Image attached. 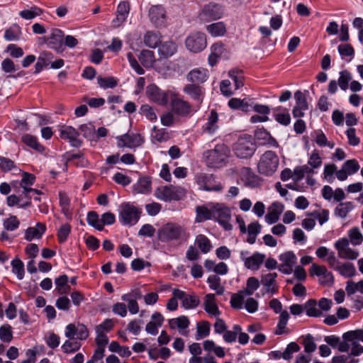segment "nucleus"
<instances>
[{
  "label": "nucleus",
  "instance_id": "obj_1",
  "mask_svg": "<svg viewBox=\"0 0 363 363\" xmlns=\"http://www.w3.org/2000/svg\"><path fill=\"white\" fill-rule=\"evenodd\" d=\"M158 239L162 242L185 243L190 238L188 228L176 223H167L163 225L157 232Z\"/></svg>",
  "mask_w": 363,
  "mask_h": 363
},
{
  "label": "nucleus",
  "instance_id": "obj_2",
  "mask_svg": "<svg viewBox=\"0 0 363 363\" xmlns=\"http://www.w3.org/2000/svg\"><path fill=\"white\" fill-rule=\"evenodd\" d=\"M230 155V148L224 143L218 144L213 149L203 152L206 164L212 168H220L225 166Z\"/></svg>",
  "mask_w": 363,
  "mask_h": 363
},
{
  "label": "nucleus",
  "instance_id": "obj_3",
  "mask_svg": "<svg viewBox=\"0 0 363 363\" xmlns=\"http://www.w3.org/2000/svg\"><path fill=\"white\" fill-rule=\"evenodd\" d=\"M232 149L235 157L247 160L254 155L257 150V145L251 135L245 134L238 139L233 145Z\"/></svg>",
  "mask_w": 363,
  "mask_h": 363
},
{
  "label": "nucleus",
  "instance_id": "obj_4",
  "mask_svg": "<svg viewBox=\"0 0 363 363\" xmlns=\"http://www.w3.org/2000/svg\"><path fill=\"white\" fill-rule=\"evenodd\" d=\"M279 164V159L277 155L272 150H267L259 157L257 171L262 175L271 177L277 172Z\"/></svg>",
  "mask_w": 363,
  "mask_h": 363
},
{
  "label": "nucleus",
  "instance_id": "obj_5",
  "mask_svg": "<svg viewBox=\"0 0 363 363\" xmlns=\"http://www.w3.org/2000/svg\"><path fill=\"white\" fill-rule=\"evenodd\" d=\"M259 287V281L257 278L255 277L248 278L245 289L231 296L230 305L232 308L237 310L242 309L243 308L245 298L252 295Z\"/></svg>",
  "mask_w": 363,
  "mask_h": 363
},
{
  "label": "nucleus",
  "instance_id": "obj_6",
  "mask_svg": "<svg viewBox=\"0 0 363 363\" xmlns=\"http://www.w3.org/2000/svg\"><path fill=\"white\" fill-rule=\"evenodd\" d=\"M186 194L184 188L178 186H162L155 190V196L162 201L169 202L172 201H179Z\"/></svg>",
  "mask_w": 363,
  "mask_h": 363
},
{
  "label": "nucleus",
  "instance_id": "obj_7",
  "mask_svg": "<svg viewBox=\"0 0 363 363\" xmlns=\"http://www.w3.org/2000/svg\"><path fill=\"white\" fill-rule=\"evenodd\" d=\"M141 211L130 203L121 205L118 219L124 225H133L139 220Z\"/></svg>",
  "mask_w": 363,
  "mask_h": 363
},
{
  "label": "nucleus",
  "instance_id": "obj_8",
  "mask_svg": "<svg viewBox=\"0 0 363 363\" xmlns=\"http://www.w3.org/2000/svg\"><path fill=\"white\" fill-rule=\"evenodd\" d=\"M146 94L150 101L160 106H166L174 95V91H164L155 84H150L147 86Z\"/></svg>",
  "mask_w": 363,
  "mask_h": 363
},
{
  "label": "nucleus",
  "instance_id": "obj_9",
  "mask_svg": "<svg viewBox=\"0 0 363 363\" xmlns=\"http://www.w3.org/2000/svg\"><path fill=\"white\" fill-rule=\"evenodd\" d=\"M195 180L201 190L220 192L223 189L221 182L217 181L213 174L200 173L196 175Z\"/></svg>",
  "mask_w": 363,
  "mask_h": 363
},
{
  "label": "nucleus",
  "instance_id": "obj_10",
  "mask_svg": "<svg viewBox=\"0 0 363 363\" xmlns=\"http://www.w3.org/2000/svg\"><path fill=\"white\" fill-rule=\"evenodd\" d=\"M185 45L189 52L199 53L207 46L206 35L199 31L191 33L185 40Z\"/></svg>",
  "mask_w": 363,
  "mask_h": 363
},
{
  "label": "nucleus",
  "instance_id": "obj_11",
  "mask_svg": "<svg viewBox=\"0 0 363 363\" xmlns=\"http://www.w3.org/2000/svg\"><path fill=\"white\" fill-rule=\"evenodd\" d=\"M240 258L245 268L252 271H257L264 263L266 256L259 252H255L249 255L248 251L242 250L240 253Z\"/></svg>",
  "mask_w": 363,
  "mask_h": 363
},
{
  "label": "nucleus",
  "instance_id": "obj_12",
  "mask_svg": "<svg viewBox=\"0 0 363 363\" xmlns=\"http://www.w3.org/2000/svg\"><path fill=\"white\" fill-rule=\"evenodd\" d=\"M334 247L337 251L338 257L341 259L354 260L359 256L358 250L352 249L350 246L348 238H342L338 239L334 243Z\"/></svg>",
  "mask_w": 363,
  "mask_h": 363
},
{
  "label": "nucleus",
  "instance_id": "obj_13",
  "mask_svg": "<svg viewBox=\"0 0 363 363\" xmlns=\"http://www.w3.org/2000/svg\"><path fill=\"white\" fill-rule=\"evenodd\" d=\"M224 14L222 6L211 3L203 6L199 13V18L203 21H212L220 19Z\"/></svg>",
  "mask_w": 363,
  "mask_h": 363
},
{
  "label": "nucleus",
  "instance_id": "obj_14",
  "mask_svg": "<svg viewBox=\"0 0 363 363\" xmlns=\"http://www.w3.org/2000/svg\"><path fill=\"white\" fill-rule=\"evenodd\" d=\"M213 218H215L225 230H232L233 226L230 223L231 218L230 210L223 204L216 203L214 205Z\"/></svg>",
  "mask_w": 363,
  "mask_h": 363
},
{
  "label": "nucleus",
  "instance_id": "obj_15",
  "mask_svg": "<svg viewBox=\"0 0 363 363\" xmlns=\"http://www.w3.org/2000/svg\"><path fill=\"white\" fill-rule=\"evenodd\" d=\"M171 106L172 112L179 116H187L192 113V108L191 104L178 96V94L174 92L171 100Z\"/></svg>",
  "mask_w": 363,
  "mask_h": 363
},
{
  "label": "nucleus",
  "instance_id": "obj_16",
  "mask_svg": "<svg viewBox=\"0 0 363 363\" xmlns=\"http://www.w3.org/2000/svg\"><path fill=\"white\" fill-rule=\"evenodd\" d=\"M281 264L278 267L279 272L285 274H290L297 262V257L292 251H288L279 256Z\"/></svg>",
  "mask_w": 363,
  "mask_h": 363
},
{
  "label": "nucleus",
  "instance_id": "obj_17",
  "mask_svg": "<svg viewBox=\"0 0 363 363\" xmlns=\"http://www.w3.org/2000/svg\"><path fill=\"white\" fill-rule=\"evenodd\" d=\"M89 333L86 325L84 324L74 323L68 324L65 328V335L69 339L76 337L79 340H84L89 337Z\"/></svg>",
  "mask_w": 363,
  "mask_h": 363
},
{
  "label": "nucleus",
  "instance_id": "obj_18",
  "mask_svg": "<svg viewBox=\"0 0 363 363\" xmlns=\"http://www.w3.org/2000/svg\"><path fill=\"white\" fill-rule=\"evenodd\" d=\"M311 276H316L319 278V282L322 285L332 284L333 282V274L329 272L324 265L313 264L309 269Z\"/></svg>",
  "mask_w": 363,
  "mask_h": 363
},
{
  "label": "nucleus",
  "instance_id": "obj_19",
  "mask_svg": "<svg viewBox=\"0 0 363 363\" xmlns=\"http://www.w3.org/2000/svg\"><path fill=\"white\" fill-rule=\"evenodd\" d=\"M118 146L119 147H128L130 149L140 146L143 139L140 134H123L117 137Z\"/></svg>",
  "mask_w": 363,
  "mask_h": 363
},
{
  "label": "nucleus",
  "instance_id": "obj_20",
  "mask_svg": "<svg viewBox=\"0 0 363 363\" xmlns=\"http://www.w3.org/2000/svg\"><path fill=\"white\" fill-rule=\"evenodd\" d=\"M342 338L343 341H340L337 347L340 352H347L353 339H359L363 342V330L345 333L342 335Z\"/></svg>",
  "mask_w": 363,
  "mask_h": 363
},
{
  "label": "nucleus",
  "instance_id": "obj_21",
  "mask_svg": "<svg viewBox=\"0 0 363 363\" xmlns=\"http://www.w3.org/2000/svg\"><path fill=\"white\" fill-rule=\"evenodd\" d=\"M149 17L157 27L164 26L167 18L166 11L162 5L152 6L149 9Z\"/></svg>",
  "mask_w": 363,
  "mask_h": 363
},
{
  "label": "nucleus",
  "instance_id": "obj_22",
  "mask_svg": "<svg viewBox=\"0 0 363 363\" xmlns=\"http://www.w3.org/2000/svg\"><path fill=\"white\" fill-rule=\"evenodd\" d=\"M63 37L62 30L53 28L51 30L50 35L45 38V40L50 48L60 51L62 50Z\"/></svg>",
  "mask_w": 363,
  "mask_h": 363
},
{
  "label": "nucleus",
  "instance_id": "obj_23",
  "mask_svg": "<svg viewBox=\"0 0 363 363\" xmlns=\"http://www.w3.org/2000/svg\"><path fill=\"white\" fill-rule=\"evenodd\" d=\"M240 179L247 187L254 189L261 184V179L250 167H243L240 172Z\"/></svg>",
  "mask_w": 363,
  "mask_h": 363
},
{
  "label": "nucleus",
  "instance_id": "obj_24",
  "mask_svg": "<svg viewBox=\"0 0 363 363\" xmlns=\"http://www.w3.org/2000/svg\"><path fill=\"white\" fill-rule=\"evenodd\" d=\"M190 321L185 315H181L178 318H171L169 320V325L170 328H178L181 335L187 336L189 332L186 329L189 328Z\"/></svg>",
  "mask_w": 363,
  "mask_h": 363
},
{
  "label": "nucleus",
  "instance_id": "obj_25",
  "mask_svg": "<svg viewBox=\"0 0 363 363\" xmlns=\"http://www.w3.org/2000/svg\"><path fill=\"white\" fill-rule=\"evenodd\" d=\"M284 208V207L282 203L279 202H273L269 207L268 213L265 216L266 222L268 224H273L278 221Z\"/></svg>",
  "mask_w": 363,
  "mask_h": 363
},
{
  "label": "nucleus",
  "instance_id": "obj_26",
  "mask_svg": "<svg viewBox=\"0 0 363 363\" xmlns=\"http://www.w3.org/2000/svg\"><path fill=\"white\" fill-rule=\"evenodd\" d=\"M35 180V177L33 174L27 172H24L23 174L20 185L23 189V194L24 196H28V194L31 193L38 195L41 194V192L39 190L29 187L34 184Z\"/></svg>",
  "mask_w": 363,
  "mask_h": 363
},
{
  "label": "nucleus",
  "instance_id": "obj_27",
  "mask_svg": "<svg viewBox=\"0 0 363 363\" xmlns=\"http://www.w3.org/2000/svg\"><path fill=\"white\" fill-rule=\"evenodd\" d=\"M177 51V45L172 40L164 41L158 46V54L162 58H169Z\"/></svg>",
  "mask_w": 363,
  "mask_h": 363
},
{
  "label": "nucleus",
  "instance_id": "obj_28",
  "mask_svg": "<svg viewBox=\"0 0 363 363\" xmlns=\"http://www.w3.org/2000/svg\"><path fill=\"white\" fill-rule=\"evenodd\" d=\"M135 194H148L152 189V182L149 177H141L133 186Z\"/></svg>",
  "mask_w": 363,
  "mask_h": 363
},
{
  "label": "nucleus",
  "instance_id": "obj_29",
  "mask_svg": "<svg viewBox=\"0 0 363 363\" xmlns=\"http://www.w3.org/2000/svg\"><path fill=\"white\" fill-rule=\"evenodd\" d=\"M208 70L204 68H196L190 71L187 76V80L196 84L205 82L208 79Z\"/></svg>",
  "mask_w": 363,
  "mask_h": 363
},
{
  "label": "nucleus",
  "instance_id": "obj_30",
  "mask_svg": "<svg viewBox=\"0 0 363 363\" xmlns=\"http://www.w3.org/2000/svg\"><path fill=\"white\" fill-rule=\"evenodd\" d=\"M218 113L212 110L208 116L207 121L202 126L203 132L209 135L214 134L218 128Z\"/></svg>",
  "mask_w": 363,
  "mask_h": 363
},
{
  "label": "nucleus",
  "instance_id": "obj_31",
  "mask_svg": "<svg viewBox=\"0 0 363 363\" xmlns=\"http://www.w3.org/2000/svg\"><path fill=\"white\" fill-rule=\"evenodd\" d=\"M204 310L211 316H218L220 312L216 302V296L213 294H208L206 295L204 301Z\"/></svg>",
  "mask_w": 363,
  "mask_h": 363
},
{
  "label": "nucleus",
  "instance_id": "obj_32",
  "mask_svg": "<svg viewBox=\"0 0 363 363\" xmlns=\"http://www.w3.org/2000/svg\"><path fill=\"white\" fill-rule=\"evenodd\" d=\"M46 226L44 223H38L35 227H30L26 230L24 238L28 241L39 239L44 234Z\"/></svg>",
  "mask_w": 363,
  "mask_h": 363
},
{
  "label": "nucleus",
  "instance_id": "obj_33",
  "mask_svg": "<svg viewBox=\"0 0 363 363\" xmlns=\"http://www.w3.org/2000/svg\"><path fill=\"white\" fill-rule=\"evenodd\" d=\"M78 136V131L72 126H65L60 130V138L69 140L73 146L80 145V142L77 139Z\"/></svg>",
  "mask_w": 363,
  "mask_h": 363
},
{
  "label": "nucleus",
  "instance_id": "obj_34",
  "mask_svg": "<svg viewBox=\"0 0 363 363\" xmlns=\"http://www.w3.org/2000/svg\"><path fill=\"white\" fill-rule=\"evenodd\" d=\"M273 116L276 121L282 125L286 126L290 124L291 116L289 111L285 108L279 106L274 108Z\"/></svg>",
  "mask_w": 363,
  "mask_h": 363
},
{
  "label": "nucleus",
  "instance_id": "obj_35",
  "mask_svg": "<svg viewBox=\"0 0 363 363\" xmlns=\"http://www.w3.org/2000/svg\"><path fill=\"white\" fill-rule=\"evenodd\" d=\"M277 277V274L276 272L269 273L261 277V283L268 292L277 293V289L275 287Z\"/></svg>",
  "mask_w": 363,
  "mask_h": 363
},
{
  "label": "nucleus",
  "instance_id": "obj_36",
  "mask_svg": "<svg viewBox=\"0 0 363 363\" xmlns=\"http://www.w3.org/2000/svg\"><path fill=\"white\" fill-rule=\"evenodd\" d=\"M130 11L129 3L127 1L121 2L117 8V16L113 22L116 26H120L127 18Z\"/></svg>",
  "mask_w": 363,
  "mask_h": 363
},
{
  "label": "nucleus",
  "instance_id": "obj_37",
  "mask_svg": "<svg viewBox=\"0 0 363 363\" xmlns=\"http://www.w3.org/2000/svg\"><path fill=\"white\" fill-rule=\"evenodd\" d=\"M311 136L319 147H328L330 149H333L335 147V143L328 140L326 135L321 130H315Z\"/></svg>",
  "mask_w": 363,
  "mask_h": 363
},
{
  "label": "nucleus",
  "instance_id": "obj_38",
  "mask_svg": "<svg viewBox=\"0 0 363 363\" xmlns=\"http://www.w3.org/2000/svg\"><path fill=\"white\" fill-rule=\"evenodd\" d=\"M206 29L213 37L223 36L227 31L226 25L223 21L209 24L206 26Z\"/></svg>",
  "mask_w": 363,
  "mask_h": 363
},
{
  "label": "nucleus",
  "instance_id": "obj_39",
  "mask_svg": "<svg viewBox=\"0 0 363 363\" xmlns=\"http://www.w3.org/2000/svg\"><path fill=\"white\" fill-rule=\"evenodd\" d=\"M354 204L351 201L340 203L334 210L335 216L340 218H345L348 213L354 209Z\"/></svg>",
  "mask_w": 363,
  "mask_h": 363
},
{
  "label": "nucleus",
  "instance_id": "obj_40",
  "mask_svg": "<svg viewBox=\"0 0 363 363\" xmlns=\"http://www.w3.org/2000/svg\"><path fill=\"white\" fill-rule=\"evenodd\" d=\"M160 40V34L153 31H147L143 38L145 45L151 48H155L157 46H159Z\"/></svg>",
  "mask_w": 363,
  "mask_h": 363
},
{
  "label": "nucleus",
  "instance_id": "obj_41",
  "mask_svg": "<svg viewBox=\"0 0 363 363\" xmlns=\"http://www.w3.org/2000/svg\"><path fill=\"white\" fill-rule=\"evenodd\" d=\"M138 59L141 64L145 67H152L155 62V57L153 51L143 50L141 51Z\"/></svg>",
  "mask_w": 363,
  "mask_h": 363
},
{
  "label": "nucleus",
  "instance_id": "obj_42",
  "mask_svg": "<svg viewBox=\"0 0 363 363\" xmlns=\"http://www.w3.org/2000/svg\"><path fill=\"white\" fill-rule=\"evenodd\" d=\"M59 199L62 213L67 218H72V213L70 208V199L69 196L64 192H60Z\"/></svg>",
  "mask_w": 363,
  "mask_h": 363
},
{
  "label": "nucleus",
  "instance_id": "obj_43",
  "mask_svg": "<svg viewBox=\"0 0 363 363\" xmlns=\"http://www.w3.org/2000/svg\"><path fill=\"white\" fill-rule=\"evenodd\" d=\"M195 244L203 254L209 252L213 246L210 240L204 235L200 234L196 237Z\"/></svg>",
  "mask_w": 363,
  "mask_h": 363
},
{
  "label": "nucleus",
  "instance_id": "obj_44",
  "mask_svg": "<svg viewBox=\"0 0 363 363\" xmlns=\"http://www.w3.org/2000/svg\"><path fill=\"white\" fill-rule=\"evenodd\" d=\"M43 12V9L40 7L33 6L28 9L21 11L19 16L25 20H32L37 16H40Z\"/></svg>",
  "mask_w": 363,
  "mask_h": 363
},
{
  "label": "nucleus",
  "instance_id": "obj_45",
  "mask_svg": "<svg viewBox=\"0 0 363 363\" xmlns=\"http://www.w3.org/2000/svg\"><path fill=\"white\" fill-rule=\"evenodd\" d=\"M289 319V313L286 311H283L279 315V322L275 331L276 335H279L288 333V330H286V325Z\"/></svg>",
  "mask_w": 363,
  "mask_h": 363
},
{
  "label": "nucleus",
  "instance_id": "obj_46",
  "mask_svg": "<svg viewBox=\"0 0 363 363\" xmlns=\"http://www.w3.org/2000/svg\"><path fill=\"white\" fill-rule=\"evenodd\" d=\"M22 141L27 146L38 152H43L44 150V147L38 143L37 138L32 135H23L22 136Z\"/></svg>",
  "mask_w": 363,
  "mask_h": 363
},
{
  "label": "nucleus",
  "instance_id": "obj_47",
  "mask_svg": "<svg viewBox=\"0 0 363 363\" xmlns=\"http://www.w3.org/2000/svg\"><path fill=\"white\" fill-rule=\"evenodd\" d=\"M304 311L309 317H319L322 315L321 311L319 309L315 300H308L304 304Z\"/></svg>",
  "mask_w": 363,
  "mask_h": 363
},
{
  "label": "nucleus",
  "instance_id": "obj_48",
  "mask_svg": "<svg viewBox=\"0 0 363 363\" xmlns=\"http://www.w3.org/2000/svg\"><path fill=\"white\" fill-rule=\"evenodd\" d=\"M210 334V323L208 321L203 320L196 324V340H200L206 337Z\"/></svg>",
  "mask_w": 363,
  "mask_h": 363
},
{
  "label": "nucleus",
  "instance_id": "obj_49",
  "mask_svg": "<svg viewBox=\"0 0 363 363\" xmlns=\"http://www.w3.org/2000/svg\"><path fill=\"white\" fill-rule=\"evenodd\" d=\"M184 92L188 94L194 100L200 101L202 97V91L200 86L196 84H186L183 89Z\"/></svg>",
  "mask_w": 363,
  "mask_h": 363
},
{
  "label": "nucleus",
  "instance_id": "obj_50",
  "mask_svg": "<svg viewBox=\"0 0 363 363\" xmlns=\"http://www.w3.org/2000/svg\"><path fill=\"white\" fill-rule=\"evenodd\" d=\"M349 241L352 245H360L363 242V235L357 227L351 228L347 233Z\"/></svg>",
  "mask_w": 363,
  "mask_h": 363
},
{
  "label": "nucleus",
  "instance_id": "obj_51",
  "mask_svg": "<svg viewBox=\"0 0 363 363\" xmlns=\"http://www.w3.org/2000/svg\"><path fill=\"white\" fill-rule=\"evenodd\" d=\"M344 277H351L355 274L356 269L352 263L345 262L341 263L336 269Z\"/></svg>",
  "mask_w": 363,
  "mask_h": 363
},
{
  "label": "nucleus",
  "instance_id": "obj_52",
  "mask_svg": "<svg viewBox=\"0 0 363 363\" xmlns=\"http://www.w3.org/2000/svg\"><path fill=\"white\" fill-rule=\"evenodd\" d=\"M207 283L209 285L211 289L215 291L217 294H223L225 289L223 286L220 285V279L216 275H211L208 277Z\"/></svg>",
  "mask_w": 363,
  "mask_h": 363
},
{
  "label": "nucleus",
  "instance_id": "obj_53",
  "mask_svg": "<svg viewBox=\"0 0 363 363\" xmlns=\"http://www.w3.org/2000/svg\"><path fill=\"white\" fill-rule=\"evenodd\" d=\"M214 206L211 209H208L204 206H199L196 208L197 221L201 222L206 220L212 219L213 217Z\"/></svg>",
  "mask_w": 363,
  "mask_h": 363
},
{
  "label": "nucleus",
  "instance_id": "obj_54",
  "mask_svg": "<svg viewBox=\"0 0 363 363\" xmlns=\"http://www.w3.org/2000/svg\"><path fill=\"white\" fill-rule=\"evenodd\" d=\"M21 34V28L13 25L5 30L4 38L7 41H16L20 38Z\"/></svg>",
  "mask_w": 363,
  "mask_h": 363
},
{
  "label": "nucleus",
  "instance_id": "obj_55",
  "mask_svg": "<svg viewBox=\"0 0 363 363\" xmlns=\"http://www.w3.org/2000/svg\"><path fill=\"white\" fill-rule=\"evenodd\" d=\"M11 264L12 267V272L16 275L18 279H23L25 274L23 262L20 259L15 258L11 261Z\"/></svg>",
  "mask_w": 363,
  "mask_h": 363
},
{
  "label": "nucleus",
  "instance_id": "obj_56",
  "mask_svg": "<svg viewBox=\"0 0 363 363\" xmlns=\"http://www.w3.org/2000/svg\"><path fill=\"white\" fill-rule=\"evenodd\" d=\"M97 83L104 89H113L117 86L118 80L113 77H103L99 76L97 77Z\"/></svg>",
  "mask_w": 363,
  "mask_h": 363
},
{
  "label": "nucleus",
  "instance_id": "obj_57",
  "mask_svg": "<svg viewBox=\"0 0 363 363\" xmlns=\"http://www.w3.org/2000/svg\"><path fill=\"white\" fill-rule=\"evenodd\" d=\"M121 300L127 302L128 311L131 314H137L139 312V306L134 298H132L128 294L121 296Z\"/></svg>",
  "mask_w": 363,
  "mask_h": 363
},
{
  "label": "nucleus",
  "instance_id": "obj_58",
  "mask_svg": "<svg viewBox=\"0 0 363 363\" xmlns=\"http://www.w3.org/2000/svg\"><path fill=\"white\" fill-rule=\"evenodd\" d=\"M345 291L348 295H352L357 291L363 294V280H361L357 283H355L352 280L347 281Z\"/></svg>",
  "mask_w": 363,
  "mask_h": 363
},
{
  "label": "nucleus",
  "instance_id": "obj_59",
  "mask_svg": "<svg viewBox=\"0 0 363 363\" xmlns=\"http://www.w3.org/2000/svg\"><path fill=\"white\" fill-rule=\"evenodd\" d=\"M69 339L66 340L61 347L63 352L66 354L73 353L78 351L81 347V344L76 341Z\"/></svg>",
  "mask_w": 363,
  "mask_h": 363
},
{
  "label": "nucleus",
  "instance_id": "obj_60",
  "mask_svg": "<svg viewBox=\"0 0 363 363\" xmlns=\"http://www.w3.org/2000/svg\"><path fill=\"white\" fill-rule=\"evenodd\" d=\"M51 53L50 52H44L42 55H40L37 62L35 65V73H40L45 67L48 65V61L51 58Z\"/></svg>",
  "mask_w": 363,
  "mask_h": 363
},
{
  "label": "nucleus",
  "instance_id": "obj_61",
  "mask_svg": "<svg viewBox=\"0 0 363 363\" xmlns=\"http://www.w3.org/2000/svg\"><path fill=\"white\" fill-rule=\"evenodd\" d=\"M152 137L156 141L162 143L167 141L169 138V135L165 129H158L156 126H154L152 128Z\"/></svg>",
  "mask_w": 363,
  "mask_h": 363
},
{
  "label": "nucleus",
  "instance_id": "obj_62",
  "mask_svg": "<svg viewBox=\"0 0 363 363\" xmlns=\"http://www.w3.org/2000/svg\"><path fill=\"white\" fill-rule=\"evenodd\" d=\"M68 161L75 166L84 167L88 164V160L84 157L82 153L72 154L68 158Z\"/></svg>",
  "mask_w": 363,
  "mask_h": 363
},
{
  "label": "nucleus",
  "instance_id": "obj_63",
  "mask_svg": "<svg viewBox=\"0 0 363 363\" xmlns=\"http://www.w3.org/2000/svg\"><path fill=\"white\" fill-rule=\"evenodd\" d=\"M323 163L322 157H320L318 150H314L312 151L308 160V164L311 166L314 169L319 168Z\"/></svg>",
  "mask_w": 363,
  "mask_h": 363
},
{
  "label": "nucleus",
  "instance_id": "obj_64",
  "mask_svg": "<svg viewBox=\"0 0 363 363\" xmlns=\"http://www.w3.org/2000/svg\"><path fill=\"white\" fill-rule=\"evenodd\" d=\"M352 80L351 74L347 71L343 70L340 72V77L338 79V85L340 89L345 91L348 89L349 82Z\"/></svg>",
  "mask_w": 363,
  "mask_h": 363
}]
</instances>
